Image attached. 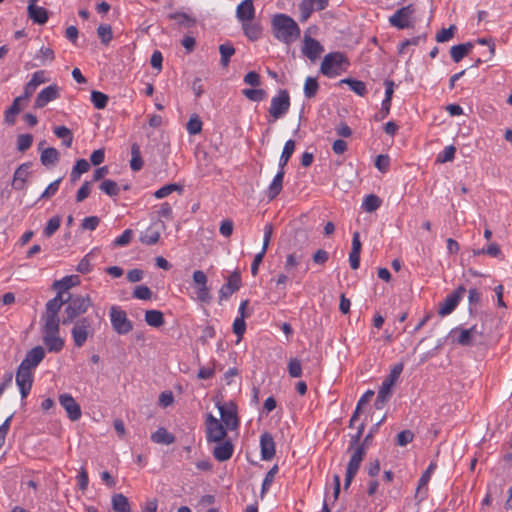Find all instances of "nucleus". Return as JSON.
I'll list each match as a JSON object with an SVG mask.
<instances>
[{"mask_svg": "<svg viewBox=\"0 0 512 512\" xmlns=\"http://www.w3.org/2000/svg\"><path fill=\"white\" fill-rule=\"evenodd\" d=\"M61 218L59 216H54L50 218L43 230V234L46 237H51L60 227Z\"/></svg>", "mask_w": 512, "mask_h": 512, "instance_id": "56", "label": "nucleus"}, {"mask_svg": "<svg viewBox=\"0 0 512 512\" xmlns=\"http://www.w3.org/2000/svg\"><path fill=\"white\" fill-rule=\"evenodd\" d=\"M236 16L239 21H251L255 17V9L252 0H243L236 9Z\"/></svg>", "mask_w": 512, "mask_h": 512, "instance_id": "26", "label": "nucleus"}, {"mask_svg": "<svg viewBox=\"0 0 512 512\" xmlns=\"http://www.w3.org/2000/svg\"><path fill=\"white\" fill-rule=\"evenodd\" d=\"M145 322L151 327L158 328L164 324L163 313L159 310H147L145 313Z\"/></svg>", "mask_w": 512, "mask_h": 512, "instance_id": "40", "label": "nucleus"}, {"mask_svg": "<svg viewBox=\"0 0 512 512\" xmlns=\"http://www.w3.org/2000/svg\"><path fill=\"white\" fill-rule=\"evenodd\" d=\"M97 34L101 40V43L104 45H108L113 38L112 28L109 24L99 25L97 28Z\"/></svg>", "mask_w": 512, "mask_h": 512, "instance_id": "54", "label": "nucleus"}, {"mask_svg": "<svg viewBox=\"0 0 512 512\" xmlns=\"http://www.w3.org/2000/svg\"><path fill=\"white\" fill-rule=\"evenodd\" d=\"M109 316L111 326L117 334L125 335L132 331V322L128 319L126 312L119 306H111Z\"/></svg>", "mask_w": 512, "mask_h": 512, "instance_id": "8", "label": "nucleus"}, {"mask_svg": "<svg viewBox=\"0 0 512 512\" xmlns=\"http://www.w3.org/2000/svg\"><path fill=\"white\" fill-rule=\"evenodd\" d=\"M382 204V200L376 194H368L363 198L361 208L368 213L376 211Z\"/></svg>", "mask_w": 512, "mask_h": 512, "instance_id": "39", "label": "nucleus"}, {"mask_svg": "<svg viewBox=\"0 0 512 512\" xmlns=\"http://www.w3.org/2000/svg\"><path fill=\"white\" fill-rule=\"evenodd\" d=\"M193 282L196 287V298L202 303H209L211 300L210 289L207 285L208 278L202 270L193 273Z\"/></svg>", "mask_w": 512, "mask_h": 512, "instance_id": "14", "label": "nucleus"}, {"mask_svg": "<svg viewBox=\"0 0 512 512\" xmlns=\"http://www.w3.org/2000/svg\"><path fill=\"white\" fill-rule=\"evenodd\" d=\"M481 298L482 294L477 288H470L468 290V311L470 315L474 313L476 307L480 304Z\"/></svg>", "mask_w": 512, "mask_h": 512, "instance_id": "48", "label": "nucleus"}, {"mask_svg": "<svg viewBox=\"0 0 512 512\" xmlns=\"http://www.w3.org/2000/svg\"><path fill=\"white\" fill-rule=\"evenodd\" d=\"M319 90V83L314 77H307L304 83L303 92L306 98L311 99L316 96Z\"/></svg>", "mask_w": 512, "mask_h": 512, "instance_id": "44", "label": "nucleus"}, {"mask_svg": "<svg viewBox=\"0 0 512 512\" xmlns=\"http://www.w3.org/2000/svg\"><path fill=\"white\" fill-rule=\"evenodd\" d=\"M111 507L114 512H132L129 499L122 493L112 495Z\"/></svg>", "mask_w": 512, "mask_h": 512, "instance_id": "29", "label": "nucleus"}, {"mask_svg": "<svg viewBox=\"0 0 512 512\" xmlns=\"http://www.w3.org/2000/svg\"><path fill=\"white\" fill-rule=\"evenodd\" d=\"M108 96L100 91L91 92V102L96 109H104L108 104Z\"/></svg>", "mask_w": 512, "mask_h": 512, "instance_id": "53", "label": "nucleus"}, {"mask_svg": "<svg viewBox=\"0 0 512 512\" xmlns=\"http://www.w3.org/2000/svg\"><path fill=\"white\" fill-rule=\"evenodd\" d=\"M22 101V99L20 97H16L11 106L8 107L5 112H4V123L9 125V126H12L15 124L16 122V116L20 113L21 111V107H20V102Z\"/></svg>", "mask_w": 512, "mask_h": 512, "instance_id": "31", "label": "nucleus"}, {"mask_svg": "<svg viewBox=\"0 0 512 512\" xmlns=\"http://www.w3.org/2000/svg\"><path fill=\"white\" fill-rule=\"evenodd\" d=\"M414 13L415 8L412 4L403 6L389 17V24L400 30L411 28L413 27L411 19Z\"/></svg>", "mask_w": 512, "mask_h": 512, "instance_id": "13", "label": "nucleus"}, {"mask_svg": "<svg viewBox=\"0 0 512 512\" xmlns=\"http://www.w3.org/2000/svg\"><path fill=\"white\" fill-rule=\"evenodd\" d=\"M151 441L157 444H172L175 437L170 434L165 428L160 427L151 434Z\"/></svg>", "mask_w": 512, "mask_h": 512, "instance_id": "36", "label": "nucleus"}, {"mask_svg": "<svg viewBox=\"0 0 512 512\" xmlns=\"http://www.w3.org/2000/svg\"><path fill=\"white\" fill-rule=\"evenodd\" d=\"M132 235H133V231L131 229H126L122 232L121 235H119L118 237H116L113 240L112 245L124 247L127 244H129V242L131 241Z\"/></svg>", "mask_w": 512, "mask_h": 512, "instance_id": "64", "label": "nucleus"}, {"mask_svg": "<svg viewBox=\"0 0 512 512\" xmlns=\"http://www.w3.org/2000/svg\"><path fill=\"white\" fill-rule=\"evenodd\" d=\"M295 150V141L289 139L285 142L282 153L278 162V169L285 170V166L287 165L289 159L291 158L293 152Z\"/></svg>", "mask_w": 512, "mask_h": 512, "instance_id": "35", "label": "nucleus"}, {"mask_svg": "<svg viewBox=\"0 0 512 512\" xmlns=\"http://www.w3.org/2000/svg\"><path fill=\"white\" fill-rule=\"evenodd\" d=\"M143 167V160L141 157V151L138 144L134 143L131 146V160L130 168L132 171H139Z\"/></svg>", "mask_w": 512, "mask_h": 512, "instance_id": "42", "label": "nucleus"}, {"mask_svg": "<svg viewBox=\"0 0 512 512\" xmlns=\"http://www.w3.org/2000/svg\"><path fill=\"white\" fill-rule=\"evenodd\" d=\"M393 387H394V384H392V383H389L385 380L382 382V384L378 390L377 398L375 401L376 409H382L384 407V405L386 404V402L391 398L392 392H393Z\"/></svg>", "mask_w": 512, "mask_h": 512, "instance_id": "28", "label": "nucleus"}, {"mask_svg": "<svg viewBox=\"0 0 512 512\" xmlns=\"http://www.w3.org/2000/svg\"><path fill=\"white\" fill-rule=\"evenodd\" d=\"M37 0H30L28 5V14L36 24H45L48 20V13L44 7L36 5Z\"/></svg>", "mask_w": 512, "mask_h": 512, "instance_id": "24", "label": "nucleus"}, {"mask_svg": "<svg viewBox=\"0 0 512 512\" xmlns=\"http://www.w3.org/2000/svg\"><path fill=\"white\" fill-rule=\"evenodd\" d=\"M246 315L237 316L232 325L233 332L237 335L238 341H240L246 331V323H245Z\"/></svg>", "mask_w": 512, "mask_h": 512, "instance_id": "55", "label": "nucleus"}, {"mask_svg": "<svg viewBox=\"0 0 512 512\" xmlns=\"http://www.w3.org/2000/svg\"><path fill=\"white\" fill-rule=\"evenodd\" d=\"M290 108V96L287 90L281 89L277 95L272 97L269 107V114L274 120L282 118Z\"/></svg>", "mask_w": 512, "mask_h": 512, "instance_id": "12", "label": "nucleus"}, {"mask_svg": "<svg viewBox=\"0 0 512 512\" xmlns=\"http://www.w3.org/2000/svg\"><path fill=\"white\" fill-rule=\"evenodd\" d=\"M59 403L67 413V417L71 421H78L81 416V407L69 393L59 395Z\"/></svg>", "mask_w": 512, "mask_h": 512, "instance_id": "16", "label": "nucleus"}, {"mask_svg": "<svg viewBox=\"0 0 512 512\" xmlns=\"http://www.w3.org/2000/svg\"><path fill=\"white\" fill-rule=\"evenodd\" d=\"M45 350L42 346H36L29 350L19 366L33 371L44 359Z\"/></svg>", "mask_w": 512, "mask_h": 512, "instance_id": "20", "label": "nucleus"}, {"mask_svg": "<svg viewBox=\"0 0 512 512\" xmlns=\"http://www.w3.org/2000/svg\"><path fill=\"white\" fill-rule=\"evenodd\" d=\"M65 304L62 319L64 325L72 323L77 317L85 314L92 305V301L89 295H74L69 296Z\"/></svg>", "mask_w": 512, "mask_h": 512, "instance_id": "3", "label": "nucleus"}, {"mask_svg": "<svg viewBox=\"0 0 512 512\" xmlns=\"http://www.w3.org/2000/svg\"><path fill=\"white\" fill-rule=\"evenodd\" d=\"M183 190V186L176 184V183H170L167 185L162 186L158 190L154 192V196L157 199H162L173 193L174 191L181 192Z\"/></svg>", "mask_w": 512, "mask_h": 512, "instance_id": "49", "label": "nucleus"}, {"mask_svg": "<svg viewBox=\"0 0 512 512\" xmlns=\"http://www.w3.org/2000/svg\"><path fill=\"white\" fill-rule=\"evenodd\" d=\"M435 468H436V464L430 463L429 466L427 467V469L422 473V475L418 481V487H417V491H416L417 495L421 494L422 489L427 487V485L431 479V475L434 472Z\"/></svg>", "mask_w": 512, "mask_h": 512, "instance_id": "47", "label": "nucleus"}, {"mask_svg": "<svg viewBox=\"0 0 512 512\" xmlns=\"http://www.w3.org/2000/svg\"><path fill=\"white\" fill-rule=\"evenodd\" d=\"M31 162H25L20 164L14 174L11 181V186L14 190L23 191L27 188V180L30 175Z\"/></svg>", "mask_w": 512, "mask_h": 512, "instance_id": "17", "label": "nucleus"}, {"mask_svg": "<svg viewBox=\"0 0 512 512\" xmlns=\"http://www.w3.org/2000/svg\"><path fill=\"white\" fill-rule=\"evenodd\" d=\"M60 87L57 84H51L43 88L37 95L34 107L39 109L45 107L48 103L60 97Z\"/></svg>", "mask_w": 512, "mask_h": 512, "instance_id": "18", "label": "nucleus"}, {"mask_svg": "<svg viewBox=\"0 0 512 512\" xmlns=\"http://www.w3.org/2000/svg\"><path fill=\"white\" fill-rule=\"evenodd\" d=\"M278 473V466L274 465L265 475L261 485V495L263 496L268 492L272 483L274 482L275 476Z\"/></svg>", "mask_w": 512, "mask_h": 512, "instance_id": "50", "label": "nucleus"}, {"mask_svg": "<svg viewBox=\"0 0 512 512\" xmlns=\"http://www.w3.org/2000/svg\"><path fill=\"white\" fill-rule=\"evenodd\" d=\"M242 94L253 102H261L267 96L266 91L260 88H246L242 90Z\"/></svg>", "mask_w": 512, "mask_h": 512, "instance_id": "46", "label": "nucleus"}, {"mask_svg": "<svg viewBox=\"0 0 512 512\" xmlns=\"http://www.w3.org/2000/svg\"><path fill=\"white\" fill-rule=\"evenodd\" d=\"M240 288V276L234 273L229 276L227 282L220 288V299L229 298L234 292Z\"/></svg>", "mask_w": 512, "mask_h": 512, "instance_id": "27", "label": "nucleus"}, {"mask_svg": "<svg viewBox=\"0 0 512 512\" xmlns=\"http://www.w3.org/2000/svg\"><path fill=\"white\" fill-rule=\"evenodd\" d=\"M59 329V323L47 322L43 324L42 339L49 352L58 353L65 345L64 340L59 336Z\"/></svg>", "mask_w": 512, "mask_h": 512, "instance_id": "4", "label": "nucleus"}, {"mask_svg": "<svg viewBox=\"0 0 512 512\" xmlns=\"http://www.w3.org/2000/svg\"><path fill=\"white\" fill-rule=\"evenodd\" d=\"M473 44L466 42L458 45H454L450 49L451 58L455 63L460 62L472 49Z\"/></svg>", "mask_w": 512, "mask_h": 512, "instance_id": "34", "label": "nucleus"}, {"mask_svg": "<svg viewBox=\"0 0 512 512\" xmlns=\"http://www.w3.org/2000/svg\"><path fill=\"white\" fill-rule=\"evenodd\" d=\"M94 334L93 322L89 317L78 319L71 330L73 343L76 347H82L89 337Z\"/></svg>", "mask_w": 512, "mask_h": 512, "instance_id": "7", "label": "nucleus"}, {"mask_svg": "<svg viewBox=\"0 0 512 512\" xmlns=\"http://www.w3.org/2000/svg\"><path fill=\"white\" fill-rule=\"evenodd\" d=\"M219 52L221 55V65L223 67H227L230 62V58L235 54V48L230 42H226L219 46Z\"/></svg>", "mask_w": 512, "mask_h": 512, "instance_id": "43", "label": "nucleus"}, {"mask_svg": "<svg viewBox=\"0 0 512 512\" xmlns=\"http://www.w3.org/2000/svg\"><path fill=\"white\" fill-rule=\"evenodd\" d=\"M227 428L211 413L205 419V433L208 443L221 442L227 436Z\"/></svg>", "mask_w": 512, "mask_h": 512, "instance_id": "9", "label": "nucleus"}, {"mask_svg": "<svg viewBox=\"0 0 512 512\" xmlns=\"http://www.w3.org/2000/svg\"><path fill=\"white\" fill-rule=\"evenodd\" d=\"M276 453L275 441L269 432H264L260 436V454L264 461L271 460Z\"/></svg>", "mask_w": 512, "mask_h": 512, "instance_id": "21", "label": "nucleus"}, {"mask_svg": "<svg viewBox=\"0 0 512 512\" xmlns=\"http://www.w3.org/2000/svg\"><path fill=\"white\" fill-rule=\"evenodd\" d=\"M33 143V136L31 134H20L17 136V149L20 152L27 151Z\"/></svg>", "mask_w": 512, "mask_h": 512, "instance_id": "57", "label": "nucleus"}, {"mask_svg": "<svg viewBox=\"0 0 512 512\" xmlns=\"http://www.w3.org/2000/svg\"><path fill=\"white\" fill-rule=\"evenodd\" d=\"M90 169V164L86 159H79L76 161L70 173V180L72 183L78 181L82 174Z\"/></svg>", "mask_w": 512, "mask_h": 512, "instance_id": "38", "label": "nucleus"}, {"mask_svg": "<svg viewBox=\"0 0 512 512\" xmlns=\"http://www.w3.org/2000/svg\"><path fill=\"white\" fill-rule=\"evenodd\" d=\"M465 292V287L460 285L448 294L443 301L438 304V314L441 317L450 315L463 299Z\"/></svg>", "mask_w": 512, "mask_h": 512, "instance_id": "10", "label": "nucleus"}, {"mask_svg": "<svg viewBox=\"0 0 512 512\" xmlns=\"http://www.w3.org/2000/svg\"><path fill=\"white\" fill-rule=\"evenodd\" d=\"M482 332L477 329V325L470 328L455 327L449 333V338L453 344L471 347L475 344L476 338L481 337Z\"/></svg>", "mask_w": 512, "mask_h": 512, "instance_id": "6", "label": "nucleus"}, {"mask_svg": "<svg viewBox=\"0 0 512 512\" xmlns=\"http://www.w3.org/2000/svg\"><path fill=\"white\" fill-rule=\"evenodd\" d=\"M160 233L153 227H148L141 235V242L147 245H153L158 242Z\"/></svg>", "mask_w": 512, "mask_h": 512, "instance_id": "51", "label": "nucleus"}, {"mask_svg": "<svg viewBox=\"0 0 512 512\" xmlns=\"http://www.w3.org/2000/svg\"><path fill=\"white\" fill-rule=\"evenodd\" d=\"M271 27L274 37L287 45L295 42L301 34L296 21L284 13H278L273 16Z\"/></svg>", "mask_w": 512, "mask_h": 512, "instance_id": "1", "label": "nucleus"}, {"mask_svg": "<svg viewBox=\"0 0 512 512\" xmlns=\"http://www.w3.org/2000/svg\"><path fill=\"white\" fill-rule=\"evenodd\" d=\"M171 19L176 20L179 25L191 27L195 24V20L184 12H176L170 15Z\"/></svg>", "mask_w": 512, "mask_h": 512, "instance_id": "60", "label": "nucleus"}, {"mask_svg": "<svg viewBox=\"0 0 512 512\" xmlns=\"http://www.w3.org/2000/svg\"><path fill=\"white\" fill-rule=\"evenodd\" d=\"M348 453H351L350 460L347 464L346 468V474H345V483L344 488L348 489L351 485L354 477L356 476L361 463L365 457L366 454V448L365 446H359V447H348L347 450Z\"/></svg>", "mask_w": 512, "mask_h": 512, "instance_id": "5", "label": "nucleus"}, {"mask_svg": "<svg viewBox=\"0 0 512 512\" xmlns=\"http://www.w3.org/2000/svg\"><path fill=\"white\" fill-rule=\"evenodd\" d=\"M323 51L322 45L314 38L306 35L303 40L302 53L314 61Z\"/></svg>", "mask_w": 512, "mask_h": 512, "instance_id": "23", "label": "nucleus"}, {"mask_svg": "<svg viewBox=\"0 0 512 512\" xmlns=\"http://www.w3.org/2000/svg\"><path fill=\"white\" fill-rule=\"evenodd\" d=\"M343 84L348 85L349 89L360 97H364L367 94L366 84L361 80L348 77L339 81V85Z\"/></svg>", "mask_w": 512, "mask_h": 512, "instance_id": "32", "label": "nucleus"}, {"mask_svg": "<svg viewBox=\"0 0 512 512\" xmlns=\"http://www.w3.org/2000/svg\"><path fill=\"white\" fill-rule=\"evenodd\" d=\"M272 234H273V227L271 224H266L264 226V235H263V245H262V249L257 252L254 256H265V253H266V250H267V247L270 243V240L272 238Z\"/></svg>", "mask_w": 512, "mask_h": 512, "instance_id": "59", "label": "nucleus"}, {"mask_svg": "<svg viewBox=\"0 0 512 512\" xmlns=\"http://www.w3.org/2000/svg\"><path fill=\"white\" fill-rule=\"evenodd\" d=\"M349 66L350 62L344 53L331 52L324 56L320 72L328 78H335L347 71Z\"/></svg>", "mask_w": 512, "mask_h": 512, "instance_id": "2", "label": "nucleus"}, {"mask_svg": "<svg viewBox=\"0 0 512 512\" xmlns=\"http://www.w3.org/2000/svg\"><path fill=\"white\" fill-rule=\"evenodd\" d=\"M99 189L110 197H116L120 192L118 184L111 179L103 180L99 185Z\"/></svg>", "mask_w": 512, "mask_h": 512, "instance_id": "45", "label": "nucleus"}, {"mask_svg": "<svg viewBox=\"0 0 512 512\" xmlns=\"http://www.w3.org/2000/svg\"><path fill=\"white\" fill-rule=\"evenodd\" d=\"M272 234H273V227L271 224H266L264 226V235H263V245H262V249L257 252L254 256H265V253H266V250H267V247L270 243V240L272 238Z\"/></svg>", "mask_w": 512, "mask_h": 512, "instance_id": "58", "label": "nucleus"}, {"mask_svg": "<svg viewBox=\"0 0 512 512\" xmlns=\"http://www.w3.org/2000/svg\"><path fill=\"white\" fill-rule=\"evenodd\" d=\"M216 446L214 447L212 454L214 458L219 462H224L229 460L234 452V445L229 439L222 440L221 442H215Z\"/></svg>", "mask_w": 512, "mask_h": 512, "instance_id": "22", "label": "nucleus"}, {"mask_svg": "<svg viewBox=\"0 0 512 512\" xmlns=\"http://www.w3.org/2000/svg\"><path fill=\"white\" fill-rule=\"evenodd\" d=\"M15 380L23 401L31 391L33 385V373L32 371L19 366Z\"/></svg>", "mask_w": 512, "mask_h": 512, "instance_id": "15", "label": "nucleus"}, {"mask_svg": "<svg viewBox=\"0 0 512 512\" xmlns=\"http://www.w3.org/2000/svg\"><path fill=\"white\" fill-rule=\"evenodd\" d=\"M54 58V51L49 47H41L39 53L35 56V59L40 60L42 65H45L46 62H52Z\"/></svg>", "mask_w": 512, "mask_h": 512, "instance_id": "63", "label": "nucleus"}, {"mask_svg": "<svg viewBox=\"0 0 512 512\" xmlns=\"http://www.w3.org/2000/svg\"><path fill=\"white\" fill-rule=\"evenodd\" d=\"M53 132L58 138L62 139V144L65 147L70 148L72 146L73 134L69 128L66 126H57L53 129Z\"/></svg>", "mask_w": 512, "mask_h": 512, "instance_id": "41", "label": "nucleus"}, {"mask_svg": "<svg viewBox=\"0 0 512 512\" xmlns=\"http://www.w3.org/2000/svg\"><path fill=\"white\" fill-rule=\"evenodd\" d=\"M455 153H456V147L454 145H448L444 148L443 151H441L437 155L436 162L440 163V164H443L446 162H451L455 158Z\"/></svg>", "mask_w": 512, "mask_h": 512, "instance_id": "52", "label": "nucleus"}, {"mask_svg": "<svg viewBox=\"0 0 512 512\" xmlns=\"http://www.w3.org/2000/svg\"><path fill=\"white\" fill-rule=\"evenodd\" d=\"M186 129L190 135H196L202 130V121L199 116H192L187 122Z\"/></svg>", "mask_w": 512, "mask_h": 512, "instance_id": "61", "label": "nucleus"}, {"mask_svg": "<svg viewBox=\"0 0 512 512\" xmlns=\"http://www.w3.org/2000/svg\"><path fill=\"white\" fill-rule=\"evenodd\" d=\"M216 407L220 413V421L228 430H236L239 427V419L237 415V406L230 401L225 404L217 403Z\"/></svg>", "mask_w": 512, "mask_h": 512, "instance_id": "11", "label": "nucleus"}, {"mask_svg": "<svg viewBox=\"0 0 512 512\" xmlns=\"http://www.w3.org/2000/svg\"><path fill=\"white\" fill-rule=\"evenodd\" d=\"M284 176L285 170L278 169L276 175L266 190V196L269 200L275 199L282 191Z\"/></svg>", "mask_w": 512, "mask_h": 512, "instance_id": "25", "label": "nucleus"}, {"mask_svg": "<svg viewBox=\"0 0 512 512\" xmlns=\"http://www.w3.org/2000/svg\"><path fill=\"white\" fill-rule=\"evenodd\" d=\"M65 302L66 299H63V295L57 292V295L46 303V312L43 316L44 323H59L58 312Z\"/></svg>", "mask_w": 512, "mask_h": 512, "instance_id": "19", "label": "nucleus"}, {"mask_svg": "<svg viewBox=\"0 0 512 512\" xmlns=\"http://www.w3.org/2000/svg\"><path fill=\"white\" fill-rule=\"evenodd\" d=\"M59 152L54 147L45 148L40 155V161L43 166H54L59 161Z\"/></svg>", "mask_w": 512, "mask_h": 512, "instance_id": "33", "label": "nucleus"}, {"mask_svg": "<svg viewBox=\"0 0 512 512\" xmlns=\"http://www.w3.org/2000/svg\"><path fill=\"white\" fill-rule=\"evenodd\" d=\"M242 27L245 36L251 41L258 40L262 35V28L258 23L246 21L243 22Z\"/></svg>", "mask_w": 512, "mask_h": 512, "instance_id": "37", "label": "nucleus"}, {"mask_svg": "<svg viewBox=\"0 0 512 512\" xmlns=\"http://www.w3.org/2000/svg\"><path fill=\"white\" fill-rule=\"evenodd\" d=\"M288 373L292 378H298L302 375V365L299 359L291 358L288 362Z\"/></svg>", "mask_w": 512, "mask_h": 512, "instance_id": "62", "label": "nucleus"}, {"mask_svg": "<svg viewBox=\"0 0 512 512\" xmlns=\"http://www.w3.org/2000/svg\"><path fill=\"white\" fill-rule=\"evenodd\" d=\"M80 282L78 275L65 276L62 279L55 281L54 288L58 293L63 295L71 287L78 285Z\"/></svg>", "mask_w": 512, "mask_h": 512, "instance_id": "30", "label": "nucleus"}]
</instances>
